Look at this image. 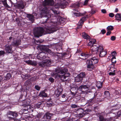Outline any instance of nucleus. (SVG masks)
Listing matches in <instances>:
<instances>
[{"label": "nucleus", "mask_w": 121, "mask_h": 121, "mask_svg": "<svg viewBox=\"0 0 121 121\" xmlns=\"http://www.w3.org/2000/svg\"><path fill=\"white\" fill-rule=\"evenodd\" d=\"M82 79L83 78L85 77V73H81L78 75Z\"/></svg>", "instance_id": "obj_30"}, {"label": "nucleus", "mask_w": 121, "mask_h": 121, "mask_svg": "<svg viewBox=\"0 0 121 121\" xmlns=\"http://www.w3.org/2000/svg\"><path fill=\"white\" fill-rule=\"evenodd\" d=\"M11 45L7 44L5 46V49L6 53H11L12 52V47Z\"/></svg>", "instance_id": "obj_8"}, {"label": "nucleus", "mask_w": 121, "mask_h": 121, "mask_svg": "<svg viewBox=\"0 0 121 121\" xmlns=\"http://www.w3.org/2000/svg\"><path fill=\"white\" fill-rule=\"evenodd\" d=\"M116 20L118 22L121 21V14L118 13L115 16Z\"/></svg>", "instance_id": "obj_20"}, {"label": "nucleus", "mask_w": 121, "mask_h": 121, "mask_svg": "<svg viewBox=\"0 0 121 121\" xmlns=\"http://www.w3.org/2000/svg\"><path fill=\"white\" fill-rule=\"evenodd\" d=\"M112 56H113V57L112 58H115V56L117 55V53L115 51H113L112 52Z\"/></svg>", "instance_id": "obj_38"}, {"label": "nucleus", "mask_w": 121, "mask_h": 121, "mask_svg": "<svg viewBox=\"0 0 121 121\" xmlns=\"http://www.w3.org/2000/svg\"><path fill=\"white\" fill-rule=\"evenodd\" d=\"M101 12L104 13H105L106 12V11L105 9H102L101 10Z\"/></svg>", "instance_id": "obj_52"}, {"label": "nucleus", "mask_w": 121, "mask_h": 121, "mask_svg": "<svg viewBox=\"0 0 121 121\" xmlns=\"http://www.w3.org/2000/svg\"><path fill=\"white\" fill-rule=\"evenodd\" d=\"M8 117L10 119H12L15 120V118L14 117H11L12 116L13 117H17L18 116L17 113L16 112L10 111L8 112L7 113Z\"/></svg>", "instance_id": "obj_4"}, {"label": "nucleus", "mask_w": 121, "mask_h": 121, "mask_svg": "<svg viewBox=\"0 0 121 121\" xmlns=\"http://www.w3.org/2000/svg\"><path fill=\"white\" fill-rule=\"evenodd\" d=\"M41 115L42 114L41 113H38L35 116V117L37 118H40L41 117Z\"/></svg>", "instance_id": "obj_40"}, {"label": "nucleus", "mask_w": 121, "mask_h": 121, "mask_svg": "<svg viewBox=\"0 0 121 121\" xmlns=\"http://www.w3.org/2000/svg\"><path fill=\"white\" fill-rule=\"evenodd\" d=\"M68 71L67 69H62L61 68H59L56 69L55 74L54 76L55 78L57 79L60 78L62 80H64L66 79V77L69 76V73L65 74Z\"/></svg>", "instance_id": "obj_3"}, {"label": "nucleus", "mask_w": 121, "mask_h": 121, "mask_svg": "<svg viewBox=\"0 0 121 121\" xmlns=\"http://www.w3.org/2000/svg\"><path fill=\"white\" fill-rule=\"evenodd\" d=\"M49 81L50 82H54V79L52 77H51V78H49Z\"/></svg>", "instance_id": "obj_45"}, {"label": "nucleus", "mask_w": 121, "mask_h": 121, "mask_svg": "<svg viewBox=\"0 0 121 121\" xmlns=\"http://www.w3.org/2000/svg\"><path fill=\"white\" fill-rule=\"evenodd\" d=\"M54 4L53 0H45L43 3V4L44 6L47 5H52Z\"/></svg>", "instance_id": "obj_11"}, {"label": "nucleus", "mask_w": 121, "mask_h": 121, "mask_svg": "<svg viewBox=\"0 0 121 121\" xmlns=\"http://www.w3.org/2000/svg\"><path fill=\"white\" fill-rule=\"evenodd\" d=\"M31 108V107L29 105H26L24 106V107L23 108V109L25 111L27 110V111H29L30 110Z\"/></svg>", "instance_id": "obj_25"}, {"label": "nucleus", "mask_w": 121, "mask_h": 121, "mask_svg": "<svg viewBox=\"0 0 121 121\" xmlns=\"http://www.w3.org/2000/svg\"><path fill=\"white\" fill-rule=\"evenodd\" d=\"M25 5L23 3H21L20 4H17L16 5V7L17 8L19 9H23Z\"/></svg>", "instance_id": "obj_22"}, {"label": "nucleus", "mask_w": 121, "mask_h": 121, "mask_svg": "<svg viewBox=\"0 0 121 121\" xmlns=\"http://www.w3.org/2000/svg\"><path fill=\"white\" fill-rule=\"evenodd\" d=\"M3 4L4 6L5 7H6L8 8H10V7L7 4V2H3Z\"/></svg>", "instance_id": "obj_37"}, {"label": "nucleus", "mask_w": 121, "mask_h": 121, "mask_svg": "<svg viewBox=\"0 0 121 121\" xmlns=\"http://www.w3.org/2000/svg\"><path fill=\"white\" fill-rule=\"evenodd\" d=\"M110 119H105L104 117L102 116H100L99 117L100 121H109L111 119V117H110Z\"/></svg>", "instance_id": "obj_23"}, {"label": "nucleus", "mask_w": 121, "mask_h": 121, "mask_svg": "<svg viewBox=\"0 0 121 121\" xmlns=\"http://www.w3.org/2000/svg\"><path fill=\"white\" fill-rule=\"evenodd\" d=\"M81 55L80 58L83 60H85L90 56L91 55L90 54H86L85 53H81Z\"/></svg>", "instance_id": "obj_14"}, {"label": "nucleus", "mask_w": 121, "mask_h": 121, "mask_svg": "<svg viewBox=\"0 0 121 121\" xmlns=\"http://www.w3.org/2000/svg\"><path fill=\"white\" fill-rule=\"evenodd\" d=\"M101 32L103 34H104L105 33L106 31L104 29H102L101 31Z\"/></svg>", "instance_id": "obj_49"}, {"label": "nucleus", "mask_w": 121, "mask_h": 121, "mask_svg": "<svg viewBox=\"0 0 121 121\" xmlns=\"http://www.w3.org/2000/svg\"><path fill=\"white\" fill-rule=\"evenodd\" d=\"M46 66H49L51 64V61L49 60H46L45 61Z\"/></svg>", "instance_id": "obj_33"}, {"label": "nucleus", "mask_w": 121, "mask_h": 121, "mask_svg": "<svg viewBox=\"0 0 121 121\" xmlns=\"http://www.w3.org/2000/svg\"><path fill=\"white\" fill-rule=\"evenodd\" d=\"M39 95L40 96L42 97H46L47 96V94L43 91L41 92L39 94Z\"/></svg>", "instance_id": "obj_28"}, {"label": "nucleus", "mask_w": 121, "mask_h": 121, "mask_svg": "<svg viewBox=\"0 0 121 121\" xmlns=\"http://www.w3.org/2000/svg\"><path fill=\"white\" fill-rule=\"evenodd\" d=\"M118 8H116L115 10V12H117L118 11Z\"/></svg>", "instance_id": "obj_59"}, {"label": "nucleus", "mask_w": 121, "mask_h": 121, "mask_svg": "<svg viewBox=\"0 0 121 121\" xmlns=\"http://www.w3.org/2000/svg\"><path fill=\"white\" fill-rule=\"evenodd\" d=\"M108 31L106 33V35H109L111 33V32L110 31Z\"/></svg>", "instance_id": "obj_55"}, {"label": "nucleus", "mask_w": 121, "mask_h": 121, "mask_svg": "<svg viewBox=\"0 0 121 121\" xmlns=\"http://www.w3.org/2000/svg\"><path fill=\"white\" fill-rule=\"evenodd\" d=\"M1 1L3 3L4 2H5L7 1V0H1Z\"/></svg>", "instance_id": "obj_63"}, {"label": "nucleus", "mask_w": 121, "mask_h": 121, "mask_svg": "<svg viewBox=\"0 0 121 121\" xmlns=\"http://www.w3.org/2000/svg\"><path fill=\"white\" fill-rule=\"evenodd\" d=\"M46 52L48 53L51 54H53V52L50 49L47 48L45 49Z\"/></svg>", "instance_id": "obj_36"}, {"label": "nucleus", "mask_w": 121, "mask_h": 121, "mask_svg": "<svg viewBox=\"0 0 121 121\" xmlns=\"http://www.w3.org/2000/svg\"><path fill=\"white\" fill-rule=\"evenodd\" d=\"M90 42L88 43V45L90 46V47L93 45V44L95 43L96 41V40L95 39H90Z\"/></svg>", "instance_id": "obj_18"}, {"label": "nucleus", "mask_w": 121, "mask_h": 121, "mask_svg": "<svg viewBox=\"0 0 121 121\" xmlns=\"http://www.w3.org/2000/svg\"><path fill=\"white\" fill-rule=\"evenodd\" d=\"M102 82H98L96 83V85L97 87L98 88H100L102 87Z\"/></svg>", "instance_id": "obj_27"}, {"label": "nucleus", "mask_w": 121, "mask_h": 121, "mask_svg": "<svg viewBox=\"0 0 121 121\" xmlns=\"http://www.w3.org/2000/svg\"><path fill=\"white\" fill-rule=\"evenodd\" d=\"M66 121H73V120L71 119H69L67 120Z\"/></svg>", "instance_id": "obj_62"}, {"label": "nucleus", "mask_w": 121, "mask_h": 121, "mask_svg": "<svg viewBox=\"0 0 121 121\" xmlns=\"http://www.w3.org/2000/svg\"><path fill=\"white\" fill-rule=\"evenodd\" d=\"M99 56L100 57H102L105 56L106 54V52L104 50L102 47H101L99 49V51L98 52Z\"/></svg>", "instance_id": "obj_9"}, {"label": "nucleus", "mask_w": 121, "mask_h": 121, "mask_svg": "<svg viewBox=\"0 0 121 121\" xmlns=\"http://www.w3.org/2000/svg\"><path fill=\"white\" fill-rule=\"evenodd\" d=\"M116 59L115 58H112L111 59V61L112 63H115L116 62V60H115Z\"/></svg>", "instance_id": "obj_42"}, {"label": "nucleus", "mask_w": 121, "mask_h": 121, "mask_svg": "<svg viewBox=\"0 0 121 121\" xmlns=\"http://www.w3.org/2000/svg\"><path fill=\"white\" fill-rule=\"evenodd\" d=\"M40 104H37L36 105V108H39L40 107Z\"/></svg>", "instance_id": "obj_56"}, {"label": "nucleus", "mask_w": 121, "mask_h": 121, "mask_svg": "<svg viewBox=\"0 0 121 121\" xmlns=\"http://www.w3.org/2000/svg\"><path fill=\"white\" fill-rule=\"evenodd\" d=\"M5 78L4 79L6 80H8L10 78H11L12 76L11 74L10 73H8L6 75V76H5Z\"/></svg>", "instance_id": "obj_24"}, {"label": "nucleus", "mask_w": 121, "mask_h": 121, "mask_svg": "<svg viewBox=\"0 0 121 121\" xmlns=\"http://www.w3.org/2000/svg\"><path fill=\"white\" fill-rule=\"evenodd\" d=\"M95 13V11H91V13L92 14H93Z\"/></svg>", "instance_id": "obj_58"}, {"label": "nucleus", "mask_w": 121, "mask_h": 121, "mask_svg": "<svg viewBox=\"0 0 121 121\" xmlns=\"http://www.w3.org/2000/svg\"><path fill=\"white\" fill-rule=\"evenodd\" d=\"M35 88L37 91H39L40 88V87L38 85H36L35 86Z\"/></svg>", "instance_id": "obj_41"}, {"label": "nucleus", "mask_w": 121, "mask_h": 121, "mask_svg": "<svg viewBox=\"0 0 121 121\" xmlns=\"http://www.w3.org/2000/svg\"><path fill=\"white\" fill-rule=\"evenodd\" d=\"M64 5L65 4L64 3H61L60 4L58 3L53 6L51 9V10L54 13V15L52 14H49L48 10L46 7L43 8L42 10L41 14L43 16L47 17L46 19V20L45 21V23H50L52 22L54 24L56 23L57 21L56 18L57 17H60V12L56 10L55 9H58L60 6Z\"/></svg>", "instance_id": "obj_1"}, {"label": "nucleus", "mask_w": 121, "mask_h": 121, "mask_svg": "<svg viewBox=\"0 0 121 121\" xmlns=\"http://www.w3.org/2000/svg\"><path fill=\"white\" fill-rule=\"evenodd\" d=\"M111 2H115L116 1H117V0H109Z\"/></svg>", "instance_id": "obj_61"}, {"label": "nucleus", "mask_w": 121, "mask_h": 121, "mask_svg": "<svg viewBox=\"0 0 121 121\" xmlns=\"http://www.w3.org/2000/svg\"><path fill=\"white\" fill-rule=\"evenodd\" d=\"M110 96V94L108 91H106L104 92V96L106 98L109 97Z\"/></svg>", "instance_id": "obj_26"}, {"label": "nucleus", "mask_w": 121, "mask_h": 121, "mask_svg": "<svg viewBox=\"0 0 121 121\" xmlns=\"http://www.w3.org/2000/svg\"><path fill=\"white\" fill-rule=\"evenodd\" d=\"M82 80L81 78H80L78 75L76 77H75V81L76 82H80Z\"/></svg>", "instance_id": "obj_31"}, {"label": "nucleus", "mask_w": 121, "mask_h": 121, "mask_svg": "<svg viewBox=\"0 0 121 121\" xmlns=\"http://www.w3.org/2000/svg\"><path fill=\"white\" fill-rule=\"evenodd\" d=\"M53 114L47 112L45 113L43 117L45 119H51V116Z\"/></svg>", "instance_id": "obj_15"}, {"label": "nucleus", "mask_w": 121, "mask_h": 121, "mask_svg": "<svg viewBox=\"0 0 121 121\" xmlns=\"http://www.w3.org/2000/svg\"><path fill=\"white\" fill-rule=\"evenodd\" d=\"M117 115L119 116L121 115V111H118L117 113Z\"/></svg>", "instance_id": "obj_53"}, {"label": "nucleus", "mask_w": 121, "mask_h": 121, "mask_svg": "<svg viewBox=\"0 0 121 121\" xmlns=\"http://www.w3.org/2000/svg\"><path fill=\"white\" fill-rule=\"evenodd\" d=\"M109 74L110 75H115V73L114 72H110L109 73Z\"/></svg>", "instance_id": "obj_48"}, {"label": "nucleus", "mask_w": 121, "mask_h": 121, "mask_svg": "<svg viewBox=\"0 0 121 121\" xmlns=\"http://www.w3.org/2000/svg\"><path fill=\"white\" fill-rule=\"evenodd\" d=\"M88 0H85L84 1V5H86L88 2Z\"/></svg>", "instance_id": "obj_54"}, {"label": "nucleus", "mask_w": 121, "mask_h": 121, "mask_svg": "<svg viewBox=\"0 0 121 121\" xmlns=\"http://www.w3.org/2000/svg\"><path fill=\"white\" fill-rule=\"evenodd\" d=\"M3 78L2 76L1 75H0V82L3 79Z\"/></svg>", "instance_id": "obj_60"}, {"label": "nucleus", "mask_w": 121, "mask_h": 121, "mask_svg": "<svg viewBox=\"0 0 121 121\" xmlns=\"http://www.w3.org/2000/svg\"><path fill=\"white\" fill-rule=\"evenodd\" d=\"M109 16L110 17H112L114 16V14L112 13H110L109 14Z\"/></svg>", "instance_id": "obj_47"}, {"label": "nucleus", "mask_w": 121, "mask_h": 121, "mask_svg": "<svg viewBox=\"0 0 121 121\" xmlns=\"http://www.w3.org/2000/svg\"><path fill=\"white\" fill-rule=\"evenodd\" d=\"M83 21L81 19H80L78 22L79 26L78 27V28H80L81 27L82 25L83 24Z\"/></svg>", "instance_id": "obj_34"}, {"label": "nucleus", "mask_w": 121, "mask_h": 121, "mask_svg": "<svg viewBox=\"0 0 121 121\" xmlns=\"http://www.w3.org/2000/svg\"><path fill=\"white\" fill-rule=\"evenodd\" d=\"M86 17H82L81 19L82 20L83 22L86 20Z\"/></svg>", "instance_id": "obj_57"}, {"label": "nucleus", "mask_w": 121, "mask_h": 121, "mask_svg": "<svg viewBox=\"0 0 121 121\" xmlns=\"http://www.w3.org/2000/svg\"><path fill=\"white\" fill-rule=\"evenodd\" d=\"M47 56V54L44 52H40L37 55V58L43 60L45 59Z\"/></svg>", "instance_id": "obj_7"}, {"label": "nucleus", "mask_w": 121, "mask_h": 121, "mask_svg": "<svg viewBox=\"0 0 121 121\" xmlns=\"http://www.w3.org/2000/svg\"><path fill=\"white\" fill-rule=\"evenodd\" d=\"M65 95L64 94H63L62 95V98H65Z\"/></svg>", "instance_id": "obj_64"}, {"label": "nucleus", "mask_w": 121, "mask_h": 121, "mask_svg": "<svg viewBox=\"0 0 121 121\" xmlns=\"http://www.w3.org/2000/svg\"><path fill=\"white\" fill-rule=\"evenodd\" d=\"M87 67L89 70H92L94 68V64L91 62L90 60H88L86 62Z\"/></svg>", "instance_id": "obj_6"}, {"label": "nucleus", "mask_w": 121, "mask_h": 121, "mask_svg": "<svg viewBox=\"0 0 121 121\" xmlns=\"http://www.w3.org/2000/svg\"><path fill=\"white\" fill-rule=\"evenodd\" d=\"M89 88V86L87 85H82L80 86L78 88V90L82 91V92H84V90L88 89Z\"/></svg>", "instance_id": "obj_13"}, {"label": "nucleus", "mask_w": 121, "mask_h": 121, "mask_svg": "<svg viewBox=\"0 0 121 121\" xmlns=\"http://www.w3.org/2000/svg\"><path fill=\"white\" fill-rule=\"evenodd\" d=\"M90 60L94 65L97 63L98 61V59L95 57L92 58Z\"/></svg>", "instance_id": "obj_19"}, {"label": "nucleus", "mask_w": 121, "mask_h": 121, "mask_svg": "<svg viewBox=\"0 0 121 121\" xmlns=\"http://www.w3.org/2000/svg\"><path fill=\"white\" fill-rule=\"evenodd\" d=\"M5 54V52L3 51H0V56L4 55Z\"/></svg>", "instance_id": "obj_43"}, {"label": "nucleus", "mask_w": 121, "mask_h": 121, "mask_svg": "<svg viewBox=\"0 0 121 121\" xmlns=\"http://www.w3.org/2000/svg\"><path fill=\"white\" fill-rule=\"evenodd\" d=\"M48 26H45L43 29L41 27H38L35 28L34 30V33L35 36L37 37L41 36L43 35L47 34H50L57 31L58 28L54 25H53Z\"/></svg>", "instance_id": "obj_2"}, {"label": "nucleus", "mask_w": 121, "mask_h": 121, "mask_svg": "<svg viewBox=\"0 0 121 121\" xmlns=\"http://www.w3.org/2000/svg\"><path fill=\"white\" fill-rule=\"evenodd\" d=\"M76 112L78 114V115L79 117H82L85 114V113L83 110L81 108L78 109Z\"/></svg>", "instance_id": "obj_12"}, {"label": "nucleus", "mask_w": 121, "mask_h": 121, "mask_svg": "<svg viewBox=\"0 0 121 121\" xmlns=\"http://www.w3.org/2000/svg\"><path fill=\"white\" fill-rule=\"evenodd\" d=\"M111 67L110 68V70L112 72H115L116 71V69L114 67L115 65L114 64H111Z\"/></svg>", "instance_id": "obj_29"}, {"label": "nucleus", "mask_w": 121, "mask_h": 121, "mask_svg": "<svg viewBox=\"0 0 121 121\" xmlns=\"http://www.w3.org/2000/svg\"><path fill=\"white\" fill-rule=\"evenodd\" d=\"M101 47L98 45H93L91 47V51L92 52H95L96 54H99L98 52L99 51V49H100Z\"/></svg>", "instance_id": "obj_5"}, {"label": "nucleus", "mask_w": 121, "mask_h": 121, "mask_svg": "<svg viewBox=\"0 0 121 121\" xmlns=\"http://www.w3.org/2000/svg\"><path fill=\"white\" fill-rule=\"evenodd\" d=\"M116 39V37L115 36H112L111 38V40L113 41L115 40Z\"/></svg>", "instance_id": "obj_44"}, {"label": "nucleus", "mask_w": 121, "mask_h": 121, "mask_svg": "<svg viewBox=\"0 0 121 121\" xmlns=\"http://www.w3.org/2000/svg\"><path fill=\"white\" fill-rule=\"evenodd\" d=\"M13 41L11 43V45L13 46L17 47L21 43V40L20 39L15 40V39H13Z\"/></svg>", "instance_id": "obj_10"}, {"label": "nucleus", "mask_w": 121, "mask_h": 121, "mask_svg": "<svg viewBox=\"0 0 121 121\" xmlns=\"http://www.w3.org/2000/svg\"><path fill=\"white\" fill-rule=\"evenodd\" d=\"M26 15L27 18L33 23L34 21V16L32 14H27Z\"/></svg>", "instance_id": "obj_16"}, {"label": "nucleus", "mask_w": 121, "mask_h": 121, "mask_svg": "<svg viewBox=\"0 0 121 121\" xmlns=\"http://www.w3.org/2000/svg\"><path fill=\"white\" fill-rule=\"evenodd\" d=\"M71 107L72 108H75L77 107V106L75 104H73L71 105Z\"/></svg>", "instance_id": "obj_46"}, {"label": "nucleus", "mask_w": 121, "mask_h": 121, "mask_svg": "<svg viewBox=\"0 0 121 121\" xmlns=\"http://www.w3.org/2000/svg\"><path fill=\"white\" fill-rule=\"evenodd\" d=\"M82 35L84 39L87 40L89 39H90V37L85 32L82 33Z\"/></svg>", "instance_id": "obj_21"}, {"label": "nucleus", "mask_w": 121, "mask_h": 121, "mask_svg": "<svg viewBox=\"0 0 121 121\" xmlns=\"http://www.w3.org/2000/svg\"><path fill=\"white\" fill-rule=\"evenodd\" d=\"M74 14L75 16L77 17H78L82 15L81 14L78 12L74 13Z\"/></svg>", "instance_id": "obj_39"}, {"label": "nucleus", "mask_w": 121, "mask_h": 121, "mask_svg": "<svg viewBox=\"0 0 121 121\" xmlns=\"http://www.w3.org/2000/svg\"><path fill=\"white\" fill-rule=\"evenodd\" d=\"M113 29V27L112 26H109L107 28V31L112 30Z\"/></svg>", "instance_id": "obj_32"}, {"label": "nucleus", "mask_w": 121, "mask_h": 121, "mask_svg": "<svg viewBox=\"0 0 121 121\" xmlns=\"http://www.w3.org/2000/svg\"><path fill=\"white\" fill-rule=\"evenodd\" d=\"M29 81L28 80H27L25 82V85L27 86L29 83Z\"/></svg>", "instance_id": "obj_51"}, {"label": "nucleus", "mask_w": 121, "mask_h": 121, "mask_svg": "<svg viewBox=\"0 0 121 121\" xmlns=\"http://www.w3.org/2000/svg\"><path fill=\"white\" fill-rule=\"evenodd\" d=\"M94 99V98H93L91 99H90L88 101V102L89 103H92L93 102V99Z\"/></svg>", "instance_id": "obj_50"}, {"label": "nucleus", "mask_w": 121, "mask_h": 121, "mask_svg": "<svg viewBox=\"0 0 121 121\" xmlns=\"http://www.w3.org/2000/svg\"><path fill=\"white\" fill-rule=\"evenodd\" d=\"M39 66L41 67H44L46 66L45 62H40L39 64Z\"/></svg>", "instance_id": "obj_35"}, {"label": "nucleus", "mask_w": 121, "mask_h": 121, "mask_svg": "<svg viewBox=\"0 0 121 121\" xmlns=\"http://www.w3.org/2000/svg\"><path fill=\"white\" fill-rule=\"evenodd\" d=\"M25 62L28 64H30L34 65H36L37 64L35 61H32L30 60L25 61Z\"/></svg>", "instance_id": "obj_17"}]
</instances>
